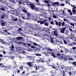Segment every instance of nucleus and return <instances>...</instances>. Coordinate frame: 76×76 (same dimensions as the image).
<instances>
[{"instance_id":"nucleus-46","label":"nucleus","mask_w":76,"mask_h":76,"mask_svg":"<svg viewBox=\"0 0 76 76\" xmlns=\"http://www.w3.org/2000/svg\"><path fill=\"white\" fill-rule=\"evenodd\" d=\"M48 6L49 7H50V4L49 3L48 4Z\"/></svg>"},{"instance_id":"nucleus-11","label":"nucleus","mask_w":76,"mask_h":76,"mask_svg":"<svg viewBox=\"0 0 76 76\" xmlns=\"http://www.w3.org/2000/svg\"><path fill=\"white\" fill-rule=\"evenodd\" d=\"M26 3L27 5L28 6H30V5L31 4V2L28 1L26 2Z\"/></svg>"},{"instance_id":"nucleus-57","label":"nucleus","mask_w":76,"mask_h":76,"mask_svg":"<svg viewBox=\"0 0 76 76\" xmlns=\"http://www.w3.org/2000/svg\"><path fill=\"white\" fill-rule=\"evenodd\" d=\"M70 5H71V6L72 7H73L74 6H75V5H72V4H70Z\"/></svg>"},{"instance_id":"nucleus-49","label":"nucleus","mask_w":76,"mask_h":76,"mask_svg":"<svg viewBox=\"0 0 76 76\" xmlns=\"http://www.w3.org/2000/svg\"><path fill=\"white\" fill-rule=\"evenodd\" d=\"M61 5L62 6H64L65 5H64V4L62 3V4H61Z\"/></svg>"},{"instance_id":"nucleus-33","label":"nucleus","mask_w":76,"mask_h":76,"mask_svg":"<svg viewBox=\"0 0 76 76\" xmlns=\"http://www.w3.org/2000/svg\"><path fill=\"white\" fill-rule=\"evenodd\" d=\"M23 11L24 12V13H27V11L25 10H23Z\"/></svg>"},{"instance_id":"nucleus-2","label":"nucleus","mask_w":76,"mask_h":76,"mask_svg":"<svg viewBox=\"0 0 76 76\" xmlns=\"http://www.w3.org/2000/svg\"><path fill=\"white\" fill-rule=\"evenodd\" d=\"M23 39L24 38H23V37H17V43L19 45H20L21 44H23V43L22 41H20V40L19 41L18 40H20L21 39Z\"/></svg>"},{"instance_id":"nucleus-37","label":"nucleus","mask_w":76,"mask_h":76,"mask_svg":"<svg viewBox=\"0 0 76 76\" xmlns=\"http://www.w3.org/2000/svg\"><path fill=\"white\" fill-rule=\"evenodd\" d=\"M0 10H3L4 11H5V10L4 8H0Z\"/></svg>"},{"instance_id":"nucleus-30","label":"nucleus","mask_w":76,"mask_h":76,"mask_svg":"<svg viewBox=\"0 0 76 76\" xmlns=\"http://www.w3.org/2000/svg\"><path fill=\"white\" fill-rule=\"evenodd\" d=\"M4 14H2V16L1 17V19H4Z\"/></svg>"},{"instance_id":"nucleus-29","label":"nucleus","mask_w":76,"mask_h":76,"mask_svg":"<svg viewBox=\"0 0 76 76\" xmlns=\"http://www.w3.org/2000/svg\"><path fill=\"white\" fill-rule=\"evenodd\" d=\"M11 68V66L10 65L7 66V69H10Z\"/></svg>"},{"instance_id":"nucleus-17","label":"nucleus","mask_w":76,"mask_h":76,"mask_svg":"<svg viewBox=\"0 0 76 76\" xmlns=\"http://www.w3.org/2000/svg\"><path fill=\"white\" fill-rule=\"evenodd\" d=\"M34 10L36 11H39V7H36L35 8Z\"/></svg>"},{"instance_id":"nucleus-22","label":"nucleus","mask_w":76,"mask_h":76,"mask_svg":"<svg viewBox=\"0 0 76 76\" xmlns=\"http://www.w3.org/2000/svg\"><path fill=\"white\" fill-rule=\"evenodd\" d=\"M1 23V26H5V23L4 22L2 21Z\"/></svg>"},{"instance_id":"nucleus-9","label":"nucleus","mask_w":76,"mask_h":76,"mask_svg":"<svg viewBox=\"0 0 76 76\" xmlns=\"http://www.w3.org/2000/svg\"><path fill=\"white\" fill-rule=\"evenodd\" d=\"M27 64L30 67H33V64H32V63L31 62H27Z\"/></svg>"},{"instance_id":"nucleus-59","label":"nucleus","mask_w":76,"mask_h":76,"mask_svg":"<svg viewBox=\"0 0 76 76\" xmlns=\"http://www.w3.org/2000/svg\"><path fill=\"white\" fill-rule=\"evenodd\" d=\"M64 60H67V59L66 58H64Z\"/></svg>"},{"instance_id":"nucleus-26","label":"nucleus","mask_w":76,"mask_h":76,"mask_svg":"<svg viewBox=\"0 0 76 76\" xmlns=\"http://www.w3.org/2000/svg\"><path fill=\"white\" fill-rule=\"evenodd\" d=\"M58 26L59 27H60L61 26V23L60 21H59L58 22Z\"/></svg>"},{"instance_id":"nucleus-50","label":"nucleus","mask_w":76,"mask_h":76,"mask_svg":"<svg viewBox=\"0 0 76 76\" xmlns=\"http://www.w3.org/2000/svg\"><path fill=\"white\" fill-rule=\"evenodd\" d=\"M11 47H12V49H14L15 48L13 45H11Z\"/></svg>"},{"instance_id":"nucleus-53","label":"nucleus","mask_w":76,"mask_h":76,"mask_svg":"<svg viewBox=\"0 0 76 76\" xmlns=\"http://www.w3.org/2000/svg\"><path fill=\"white\" fill-rule=\"evenodd\" d=\"M31 48H33V49H35V47H34L33 46H31Z\"/></svg>"},{"instance_id":"nucleus-10","label":"nucleus","mask_w":76,"mask_h":76,"mask_svg":"<svg viewBox=\"0 0 76 76\" xmlns=\"http://www.w3.org/2000/svg\"><path fill=\"white\" fill-rule=\"evenodd\" d=\"M42 61V58H40L37 60V62L38 63H40L41 61Z\"/></svg>"},{"instance_id":"nucleus-52","label":"nucleus","mask_w":76,"mask_h":76,"mask_svg":"<svg viewBox=\"0 0 76 76\" xmlns=\"http://www.w3.org/2000/svg\"><path fill=\"white\" fill-rule=\"evenodd\" d=\"M75 49H76V47H73L72 48V49L73 50H75Z\"/></svg>"},{"instance_id":"nucleus-38","label":"nucleus","mask_w":76,"mask_h":76,"mask_svg":"<svg viewBox=\"0 0 76 76\" xmlns=\"http://www.w3.org/2000/svg\"><path fill=\"white\" fill-rule=\"evenodd\" d=\"M67 11H68V12H69V13H70L71 12H71V11L70 10H69V9H67Z\"/></svg>"},{"instance_id":"nucleus-63","label":"nucleus","mask_w":76,"mask_h":76,"mask_svg":"<svg viewBox=\"0 0 76 76\" xmlns=\"http://www.w3.org/2000/svg\"><path fill=\"white\" fill-rule=\"evenodd\" d=\"M63 20L65 22H67V20L66 19H64Z\"/></svg>"},{"instance_id":"nucleus-24","label":"nucleus","mask_w":76,"mask_h":76,"mask_svg":"<svg viewBox=\"0 0 76 76\" xmlns=\"http://www.w3.org/2000/svg\"><path fill=\"white\" fill-rule=\"evenodd\" d=\"M23 66H22L20 67V69L21 71H23Z\"/></svg>"},{"instance_id":"nucleus-27","label":"nucleus","mask_w":76,"mask_h":76,"mask_svg":"<svg viewBox=\"0 0 76 76\" xmlns=\"http://www.w3.org/2000/svg\"><path fill=\"white\" fill-rule=\"evenodd\" d=\"M35 56H42L41 54H38V53H36V54H35Z\"/></svg>"},{"instance_id":"nucleus-39","label":"nucleus","mask_w":76,"mask_h":76,"mask_svg":"<svg viewBox=\"0 0 76 76\" xmlns=\"http://www.w3.org/2000/svg\"><path fill=\"white\" fill-rule=\"evenodd\" d=\"M53 17L55 19H56V15H53Z\"/></svg>"},{"instance_id":"nucleus-7","label":"nucleus","mask_w":76,"mask_h":76,"mask_svg":"<svg viewBox=\"0 0 76 76\" xmlns=\"http://www.w3.org/2000/svg\"><path fill=\"white\" fill-rule=\"evenodd\" d=\"M65 30L66 28L64 27L62 28V29L61 30V31H60V32H61V33H64V31Z\"/></svg>"},{"instance_id":"nucleus-14","label":"nucleus","mask_w":76,"mask_h":76,"mask_svg":"<svg viewBox=\"0 0 76 76\" xmlns=\"http://www.w3.org/2000/svg\"><path fill=\"white\" fill-rule=\"evenodd\" d=\"M32 19H33V20L34 21L36 22H37L38 20V19L35 17H34L33 18H32Z\"/></svg>"},{"instance_id":"nucleus-32","label":"nucleus","mask_w":76,"mask_h":76,"mask_svg":"<svg viewBox=\"0 0 76 76\" xmlns=\"http://www.w3.org/2000/svg\"><path fill=\"white\" fill-rule=\"evenodd\" d=\"M44 2L46 4H48V0H45L44 1Z\"/></svg>"},{"instance_id":"nucleus-8","label":"nucleus","mask_w":76,"mask_h":76,"mask_svg":"<svg viewBox=\"0 0 76 76\" xmlns=\"http://www.w3.org/2000/svg\"><path fill=\"white\" fill-rule=\"evenodd\" d=\"M47 14L48 13H46L45 12H42V14H41L40 15L42 17H45V15H47Z\"/></svg>"},{"instance_id":"nucleus-28","label":"nucleus","mask_w":76,"mask_h":76,"mask_svg":"<svg viewBox=\"0 0 76 76\" xmlns=\"http://www.w3.org/2000/svg\"><path fill=\"white\" fill-rule=\"evenodd\" d=\"M59 58L61 60L63 58V57L62 56H61L60 57H59Z\"/></svg>"},{"instance_id":"nucleus-1","label":"nucleus","mask_w":76,"mask_h":76,"mask_svg":"<svg viewBox=\"0 0 76 76\" xmlns=\"http://www.w3.org/2000/svg\"><path fill=\"white\" fill-rule=\"evenodd\" d=\"M47 53L48 54H49L52 56L53 58H56V56L54 54V53L53 52H51L50 51H52V50L50 49L49 48H47Z\"/></svg>"},{"instance_id":"nucleus-16","label":"nucleus","mask_w":76,"mask_h":76,"mask_svg":"<svg viewBox=\"0 0 76 76\" xmlns=\"http://www.w3.org/2000/svg\"><path fill=\"white\" fill-rule=\"evenodd\" d=\"M26 14H27V16L28 18H30V14H29V13H27Z\"/></svg>"},{"instance_id":"nucleus-54","label":"nucleus","mask_w":76,"mask_h":76,"mask_svg":"<svg viewBox=\"0 0 76 76\" xmlns=\"http://www.w3.org/2000/svg\"><path fill=\"white\" fill-rule=\"evenodd\" d=\"M50 42H51L54 43V41H53V39H51Z\"/></svg>"},{"instance_id":"nucleus-40","label":"nucleus","mask_w":76,"mask_h":76,"mask_svg":"<svg viewBox=\"0 0 76 76\" xmlns=\"http://www.w3.org/2000/svg\"><path fill=\"white\" fill-rule=\"evenodd\" d=\"M68 74L69 75H71L72 74V73L71 72H68Z\"/></svg>"},{"instance_id":"nucleus-43","label":"nucleus","mask_w":76,"mask_h":76,"mask_svg":"<svg viewBox=\"0 0 76 76\" xmlns=\"http://www.w3.org/2000/svg\"><path fill=\"white\" fill-rule=\"evenodd\" d=\"M55 24L56 26H58V23L57 21L56 22Z\"/></svg>"},{"instance_id":"nucleus-13","label":"nucleus","mask_w":76,"mask_h":76,"mask_svg":"<svg viewBox=\"0 0 76 76\" xmlns=\"http://www.w3.org/2000/svg\"><path fill=\"white\" fill-rule=\"evenodd\" d=\"M18 32L19 33L20 32H21L23 31L22 29L21 28H19L17 30Z\"/></svg>"},{"instance_id":"nucleus-47","label":"nucleus","mask_w":76,"mask_h":76,"mask_svg":"<svg viewBox=\"0 0 76 76\" xmlns=\"http://www.w3.org/2000/svg\"><path fill=\"white\" fill-rule=\"evenodd\" d=\"M4 42V40H1V38H0V42Z\"/></svg>"},{"instance_id":"nucleus-4","label":"nucleus","mask_w":76,"mask_h":76,"mask_svg":"<svg viewBox=\"0 0 76 76\" xmlns=\"http://www.w3.org/2000/svg\"><path fill=\"white\" fill-rule=\"evenodd\" d=\"M60 4H59V2H53V4H52V5L54 7H56V6L55 5H57V7H59L60 6Z\"/></svg>"},{"instance_id":"nucleus-12","label":"nucleus","mask_w":76,"mask_h":76,"mask_svg":"<svg viewBox=\"0 0 76 76\" xmlns=\"http://www.w3.org/2000/svg\"><path fill=\"white\" fill-rule=\"evenodd\" d=\"M50 29L49 28H46L45 29V31L47 32H48V33H50Z\"/></svg>"},{"instance_id":"nucleus-18","label":"nucleus","mask_w":76,"mask_h":76,"mask_svg":"<svg viewBox=\"0 0 76 76\" xmlns=\"http://www.w3.org/2000/svg\"><path fill=\"white\" fill-rule=\"evenodd\" d=\"M34 56H31L30 57V59H31V60H33L34 61H35V60L34 59Z\"/></svg>"},{"instance_id":"nucleus-58","label":"nucleus","mask_w":76,"mask_h":76,"mask_svg":"<svg viewBox=\"0 0 76 76\" xmlns=\"http://www.w3.org/2000/svg\"><path fill=\"white\" fill-rule=\"evenodd\" d=\"M72 43H71V44H69V46H72Z\"/></svg>"},{"instance_id":"nucleus-61","label":"nucleus","mask_w":76,"mask_h":76,"mask_svg":"<svg viewBox=\"0 0 76 76\" xmlns=\"http://www.w3.org/2000/svg\"><path fill=\"white\" fill-rule=\"evenodd\" d=\"M18 73H19L20 72V70L19 69H18L17 71Z\"/></svg>"},{"instance_id":"nucleus-25","label":"nucleus","mask_w":76,"mask_h":76,"mask_svg":"<svg viewBox=\"0 0 76 76\" xmlns=\"http://www.w3.org/2000/svg\"><path fill=\"white\" fill-rule=\"evenodd\" d=\"M73 65L76 66V62H73V63H71Z\"/></svg>"},{"instance_id":"nucleus-64","label":"nucleus","mask_w":76,"mask_h":76,"mask_svg":"<svg viewBox=\"0 0 76 76\" xmlns=\"http://www.w3.org/2000/svg\"><path fill=\"white\" fill-rule=\"evenodd\" d=\"M4 67V65H3L2 66H0V67Z\"/></svg>"},{"instance_id":"nucleus-20","label":"nucleus","mask_w":76,"mask_h":76,"mask_svg":"<svg viewBox=\"0 0 76 76\" xmlns=\"http://www.w3.org/2000/svg\"><path fill=\"white\" fill-rule=\"evenodd\" d=\"M65 22H63L61 23V26H65Z\"/></svg>"},{"instance_id":"nucleus-48","label":"nucleus","mask_w":76,"mask_h":76,"mask_svg":"<svg viewBox=\"0 0 76 76\" xmlns=\"http://www.w3.org/2000/svg\"><path fill=\"white\" fill-rule=\"evenodd\" d=\"M72 44L73 45H76V43L75 42H72Z\"/></svg>"},{"instance_id":"nucleus-42","label":"nucleus","mask_w":76,"mask_h":76,"mask_svg":"<svg viewBox=\"0 0 76 76\" xmlns=\"http://www.w3.org/2000/svg\"><path fill=\"white\" fill-rule=\"evenodd\" d=\"M18 22L20 23H21L22 22V21L20 19H19L18 20Z\"/></svg>"},{"instance_id":"nucleus-15","label":"nucleus","mask_w":76,"mask_h":76,"mask_svg":"<svg viewBox=\"0 0 76 76\" xmlns=\"http://www.w3.org/2000/svg\"><path fill=\"white\" fill-rule=\"evenodd\" d=\"M72 11L73 15H74L76 13V10H75L72 9Z\"/></svg>"},{"instance_id":"nucleus-36","label":"nucleus","mask_w":76,"mask_h":76,"mask_svg":"<svg viewBox=\"0 0 76 76\" xmlns=\"http://www.w3.org/2000/svg\"><path fill=\"white\" fill-rule=\"evenodd\" d=\"M37 4L39 5V6H41V5L40 2H38V3H37Z\"/></svg>"},{"instance_id":"nucleus-34","label":"nucleus","mask_w":76,"mask_h":76,"mask_svg":"<svg viewBox=\"0 0 76 76\" xmlns=\"http://www.w3.org/2000/svg\"><path fill=\"white\" fill-rule=\"evenodd\" d=\"M33 45L35 46H38V44L36 43L35 42H34L33 43Z\"/></svg>"},{"instance_id":"nucleus-31","label":"nucleus","mask_w":76,"mask_h":76,"mask_svg":"<svg viewBox=\"0 0 76 76\" xmlns=\"http://www.w3.org/2000/svg\"><path fill=\"white\" fill-rule=\"evenodd\" d=\"M64 42V43L66 45L67 44V42L66 40H64V41H63Z\"/></svg>"},{"instance_id":"nucleus-23","label":"nucleus","mask_w":76,"mask_h":76,"mask_svg":"<svg viewBox=\"0 0 76 76\" xmlns=\"http://www.w3.org/2000/svg\"><path fill=\"white\" fill-rule=\"evenodd\" d=\"M12 20L14 21H18V19L17 18H15L14 19V18H12Z\"/></svg>"},{"instance_id":"nucleus-60","label":"nucleus","mask_w":76,"mask_h":76,"mask_svg":"<svg viewBox=\"0 0 76 76\" xmlns=\"http://www.w3.org/2000/svg\"><path fill=\"white\" fill-rule=\"evenodd\" d=\"M57 56H60V55L59 53H57Z\"/></svg>"},{"instance_id":"nucleus-35","label":"nucleus","mask_w":76,"mask_h":76,"mask_svg":"<svg viewBox=\"0 0 76 76\" xmlns=\"http://www.w3.org/2000/svg\"><path fill=\"white\" fill-rule=\"evenodd\" d=\"M70 25H71L73 26H75L74 24V23H70Z\"/></svg>"},{"instance_id":"nucleus-62","label":"nucleus","mask_w":76,"mask_h":76,"mask_svg":"<svg viewBox=\"0 0 76 76\" xmlns=\"http://www.w3.org/2000/svg\"><path fill=\"white\" fill-rule=\"evenodd\" d=\"M22 18H23V19H24V20H25V17L22 16Z\"/></svg>"},{"instance_id":"nucleus-3","label":"nucleus","mask_w":76,"mask_h":76,"mask_svg":"<svg viewBox=\"0 0 76 76\" xmlns=\"http://www.w3.org/2000/svg\"><path fill=\"white\" fill-rule=\"evenodd\" d=\"M43 18L39 19V21H37V23H40L41 25H42L45 23V20H44V21H43Z\"/></svg>"},{"instance_id":"nucleus-6","label":"nucleus","mask_w":76,"mask_h":76,"mask_svg":"<svg viewBox=\"0 0 76 76\" xmlns=\"http://www.w3.org/2000/svg\"><path fill=\"white\" fill-rule=\"evenodd\" d=\"M58 31H57L56 30H55L54 31V32H53V34H54V35L55 36H56V37H57L58 36Z\"/></svg>"},{"instance_id":"nucleus-51","label":"nucleus","mask_w":76,"mask_h":76,"mask_svg":"<svg viewBox=\"0 0 76 76\" xmlns=\"http://www.w3.org/2000/svg\"><path fill=\"white\" fill-rule=\"evenodd\" d=\"M73 7V8H72V10H75V9L76 8V7L75 6H74Z\"/></svg>"},{"instance_id":"nucleus-5","label":"nucleus","mask_w":76,"mask_h":76,"mask_svg":"<svg viewBox=\"0 0 76 76\" xmlns=\"http://www.w3.org/2000/svg\"><path fill=\"white\" fill-rule=\"evenodd\" d=\"M33 4V3H32V4H30V5L29 6V7H30V8L31 9V10H35V6Z\"/></svg>"},{"instance_id":"nucleus-21","label":"nucleus","mask_w":76,"mask_h":76,"mask_svg":"<svg viewBox=\"0 0 76 76\" xmlns=\"http://www.w3.org/2000/svg\"><path fill=\"white\" fill-rule=\"evenodd\" d=\"M44 24H45V25L46 26H48L49 25V24L48 22H45Z\"/></svg>"},{"instance_id":"nucleus-55","label":"nucleus","mask_w":76,"mask_h":76,"mask_svg":"<svg viewBox=\"0 0 76 76\" xmlns=\"http://www.w3.org/2000/svg\"><path fill=\"white\" fill-rule=\"evenodd\" d=\"M3 54H4V55L6 53V51H4L3 52Z\"/></svg>"},{"instance_id":"nucleus-19","label":"nucleus","mask_w":76,"mask_h":76,"mask_svg":"<svg viewBox=\"0 0 76 76\" xmlns=\"http://www.w3.org/2000/svg\"><path fill=\"white\" fill-rule=\"evenodd\" d=\"M62 72V73L61 74V75H62V74H63V76H65V73L64 71H61V72Z\"/></svg>"},{"instance_id":"nucleus-41","label":"nucleus","mask_w":76,"mask_h":76,"mask_svg":"<svg viewBox=\"0 0 76 76\" xmlns=\"http://www.w3.org/2000/svg\"><path fill=\"white\" fill-rule=\"evenodd\" d=\"M50 23H51L52 25L54 24V22L53 21H51L50 22Z\"/></svg>"},{"instance_id":"nucleus-45","label":"nucleus","mask_w":76,"mask_h":76,"mask_svg":"<svg viewBox=\"0 0 76 76\" xmlns=\"http://www.w3.org/2000/svg\"><path fill=\"white\" fill-rule=\"evenodd\" d=\"M69 30L70 31H71V32H73V31L72 29L70 28H69Z\"/></svg>"},{"instance_id":"nucleus-44","label":"nucleus","mask_w":76,"mask_h":76,"mask_svg":"<svg viewBox=\"0 0 76 76\" xmlns=\"http://www.w3.org/2000/svg\"><path fill=\"white\" fill-rule=\"evenodd\" d=\"M76 71H75V72H74L73 73H72V74H73L74 76L76 74Z\"/></svg>"},{"instance_id":"nucleus-56","label":"nucleus","mask_w":76,"mask_h":76,"mask_svg":"<svg viewBox=\"0 0 76 76\" xmlns=\"http://www.w3.org/2000/svg\"><path fill=\"white\" fill-rule=\"evenodd\" d=\"M27 45L28 46H31V44H27Z\"/></svg>"}]
</instances>
